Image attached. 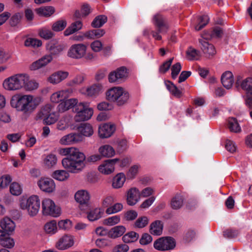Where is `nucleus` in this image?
I'll return each instance as SVG.
<instances>
[{"label":"nucleus","mask_w":252,"mask_h":252,"mask_svg":"<svg viewBox=\"0 0 252 252\" xmlns=\"http://www.w3.org/2000/svg\"><path fill=\"white\" fill-rule=\"evenodd\" d=\"M40 102L39 98H34L31 95L15 96L11 100V106L18 111L22 112L26 116L32 114Z\"/></svg>","instance_id":"f257e3e1"},{"label":"nucleus","mask_w":252,"mask_h":252,"mask_svg":"<svg viewBox=\"0 0 252 252\" xmlns=\"http://www.w3.org/2000/svg\"><path fill=\"white\" fill-rule=\"evenodd\" d=\"M86 157L79 149L74 148L71 154L62 160V165L69 172L77 173L85 166Z\"/></svg>","instance_id":"f03ea898"},{"label":"nucleus","mask_w":252,"mask_h":252,"mask_svg":"<svg viewBox=\"0 0 252 252\" xmlns=\"http://www.w3.org/2000/svg\"><path fill=\"white\" fill-rule=\"evenodd\" d=\"M106 97L108 100L115 102L118 106H122L127 103L129 94L122 87H115L106 92Z\"/></svg>","instance_id":"7ed1b4c3"},{"label":"nucleus","mask_w":252,"mask_h":252,"mask_svg":"<svg viewBox=\"0 0 252 252\" xmlns=\"http://www.w3.org/2000/svg\"><path fill=\"white\" fill-rule=\"evenodd\" d=\"M58 117V114L53 110V107L50 104H47L37 113L35 120L37 121L43 120L45 124L50 125L55 123Z\"/></svg>","instance_id":"20e7f679"},{"label":"nucleus","mask_w":252,"mask_h":252,"mask_svg":"<svg viewBox=\"0 0 252 252\" xmlns=\"http://www.w3.org/2000/svg\"><path fill=\"white\" fill-rule=\"evenodd\" d=\"M72 111L76 113L74 120L77 122L87 121L93 114V110L90 107V103L88 102L77 103Z\"/></svg>","instance_id":"39448f33"},{"label":"nucleus","mask_w":252,"mask_h":252,"mask_svg":"<svg viewBox=\"0 0 252 252\" xmlns=\"http://www.w3.org/2000/svg\"><path fill=\"white\" fill-rule=\"evenodd\" d=\"M20 207L27 210L30 216H34L38 212L40 208V200L36 195H33L29 198H23L20 200Z\"/></svg>","instance_id":"423d86ee"},{"label":"nucleus","mask_w":252,"mask_h":252,"mask_svg":"<svg viewBox=\"0 0 252 252\" xmlns=\"http://www.w3.org/2000/svg\"><path fill=\"white\" fill-rule=\"evenodd\" d=\"M65 47V46L63 44H55L53 42H50L46 46L47 50L50 54L43 56L33 63H50L53 60L52 55L59 54Z\"/></svg>","instance_id":"0eeeda50"},{"label":"nucleus","mask_w":252,"mask_h":252,"mask_svg":"<svg viewBox=\"0 0 252 252\" xmlns=\"http://www.w3.org/2000/svg\"><path fill=\"white\" fill-rule=\"evenodd\" d=\"M153 22L157 31H152V35L156 39L160 40L161 39V36L159 33H166L168 29L166 20L161 15L157 14L154 17Z\"/></svg>","instance_id":"6e6552de"},{"label":"nucleus","mask_w":252,"mask_h":252,"mask_svg":"<svg viewBox=\"0 0 252 252\" xmlns=\"http://www.w3.org/2000/svg\"><path fill=\"white\" fill-rule=\"evenodd\" d=\"M176 245L175 239L170 236L159 238L154 243V248L160 251L172 250L175 248Z\"/></svg>","instance_id":"1a4fd4ad"},{"label":"nucleus","mask_w":252,"mask_h":252,"mask_svg":"<svg viewBox=\"0 0 252 252\" xmlns=\"http://www.w3.org/2000/svg\"><path fill=\"white\" fill-rule=\"evenodd\" d=\"M42 212L45 215H50L53 217H57L61 214L60 209L56 206L51 199L46 198L42 201Z\"/></svg>","instance_id":"9d476101"},{"label":"nucleus","mask_w":252,"mask_h":252,"mask_svg":"<svg viewBox=\"0 0 252 252\" xmlns=\"http://www.w3.org/2000/svg\"><path fill=\"white\" fill-rule=\"evenodd\" d=\"M87 50V47L83 44L72 45L69 48L67 56L71 58L80 59L84 57Z\"/></svg>","instance_id":"9b49d317"},{"label":"nucleus","mask_w":252,"mask_h":252,"mask_svg":"<svg viewBox=\"0 0 252 252\" xmlns=\"http://www.w3.org/2000/svg\"><path fill=\"white\" fill-rule=\"evenodd\" d=\"M208 38L207 34L204 33L202 36V38L199 39V43L200 44V48L205 56L207 57H211L216 54V51L214 46L206 41Z\"/></svg>","instance_id":"f8f14e48"},{"label":"nucleus","mask_w":252,"mask_h":252,"mask_svg":"<svg viewBox=\"0 0 252 252\" xmlns=\"http://www.w3.org/2000/svg\"><path fill=\"white\" fill-rule=\"evenodd\" d=\"M0 226L2 230H0V238L4 236L5 233L12 232L15 227L14 222L9 218L5 217L0 221Z\"/></svg>","instance_id":"ddd939ff"},{"label":"nucleus","mask_w":252,"mask_h":252,"mask_svg":"<svg viewBox=\"0 0 252 252\" xmlns=\"http://www.w3.org/2000/svg\"><path fill=\"white\" fill-rule=\"evenodd\" d=\"M119 161V158L107 159L104 161L98 167V170L104 174H109L112 173L115 169L114 165Z\"/></svg>","instance_id":"4468645a"},{"label":"nucleus","mask_w":252,"mask_h":252,"mask_svg":"<svg viewBox=\"0 0 252 252\" xmlns=\"http://www.w3.org/2000/svg\"><path fill=\"white\" fill-rule=\"evenodd\" d=\"M116 129L115 126L110 123L104 124L99 126L98 135L101 138H107L112 136Z\"/></svg>","instance_id":"2eb2a0df"},{"label":"nucleus","mask_w":252,"mask_h":252,"mask_svg":"<svg viewBox=\"0 0 252 252\" xmlns=\"http://www.w3.org/2000/svg\"><path fill=\"white\" fill-rule=\"evenodd\" d=\"M41 190L46 192H52L56 188L54 181L50 178H41L37 182Z\"/></svg>","instance_id":"dca6fc26"},{"label":"nucleus","mask_w":252,"mask_h":252,"mask_svg":"<svg viewBox=\"0 0 252 252\" xmlns=\"http://www.w3.org/2000/svg\"><path fill=\"white\" fill-rule=\"evenodd\" d=\"M83 137L79 133H71L63 136L60 143L63 145H70L83 141Z\"/></svg>","instance_id":"f3484780"},{"label":"nucleus","mask_w":252,"mask_h":252,"mask_svg":"<svg viewBox=\"0 0 252 252\" xmlns=\"http://www.w3.org/2000/svg\"><path fill=\"white\" fill-rule=\"evenodd\" d=\"M73 244V237L70 235H65L59 240L56 246L59 250H64L71 247Z\"/></svg>","instance_id":"a211bd4d"},{"label":"nucleus","mask_w":252,"mask_h":252,"mask_svg":"<svg viewBox=\"0 0 252 252\" xmlns=\"http://www.w3.org/2000/svg\"><path fill=\"white\" fill-rule=\"evenodd\" d=\"M140 191L136 188L129 189L127 193V203L129 205H135L140 198Z\"/></svg>","instance_id":"6ab92c4d"},{"label":"nucleus","mask_w":252,"mask_h":252,"mask_svg":"<svg viewBox=\"0 0 252 252\" xmlns=\"http://www.w3.org/2000/svg\"><path fill=\"white\" fill-rule=\"evenodd\" d=\"M76 201L82 206H88L90 200V195L88 192L85 190H78L74 195Z\"/></svg>","instance_id":"aec40b11"},{"label":"nucleus","mask_w":252,"mask_h":252,"mask_svg":"<svg viewBox=\"0 0 252 252\" xmlns=\"http://www.w3.org/2000/svg\"><path fill=\"white\" fill-rule=\"evenodd\" d=\"M68 75V72L59 71L50 75L47 80L51 84H57L66 78Z\"/></svg>","instance_id":"412c9836"},{"label":"nucleus","mask_w":252,"mask_h":252,"mask_svg":"<svg viewBox=\"0 0 252 252\" xmlns=\"http://www.w3.org/2000/svg\"><path fill=\"white\" fill-rule=\"evenodd\" d=\"M78 100L75 98H70L61 102L58 106V110L60 112H64L70 108H73L77 104Z\"/></svg>","instance_id":"4be33fe9"},{"label":"nucleus","mask_w":252,"mask_h":252,"mask_svg":"<svg viewBox=\"0 0 252 252\" xmlns=\"http://www.w3.org/2000/svg\"><path fill=\"white\" fill-rule=\"evenodd\" d=\"M221 83L227 89H229L234 83L233 76L231 72L227 71L223 73L221 77Z\"/></svg>","instance_id":"5701e85b"},{"label":"nucleus","mask_w":252,"mask_h":252,"mask_svg":"<svg viewBox=\"0 0 252 252\" xmlns=\"http://www.w3.org/2000/svg\"><path fill=\"white\" fill-rule=\"evenodd\" d=\"M103 90L102 86L100 84H94L86 89L85 94L90 97L98 95Z\"/></svg>","instance_id":"b1692460"},{"label":"nucleus","mask_w":252,"mask_h":252,"mask_svg":"<svg viewBox=\"0 0 252 252\" xmlns=\"http://www.w3.org/2000/svg\"><path fill=\"white\" fill-rule=\"evenodd\" d=\"M78 130L82 136L90 137L94 133L93 128L91 125L89 123L81 124L80 126H78Z\"/></svg>","instance_id":"393cba45"},{"label":"nucleus","mask_w":252,"mask_h":252,"mask_svg":"<svg viewBox=\"0 0 252 252\" xmlns=\"http://www.w3.org/2000/svg\"><path fill=\"white\" fill-rule=\"evenodd\" d=\"M83 24L80 20H77L73 22L64 32L63 33L65 36H68L72 34L82 28Z\"/></svg>","instance_id":"a878e982"},{"label":"nucleus","mask_w":252,"mask_h":252,"mask_svg":"<svg viewBox=\"0 0 252 252\" xmlns=\"http://www.w3.org/2000/svg\"><path fill=\"white\" fill-rule=\"evenodd\" d=\"M163 230V224L160 220H157L152 222L150 226V232L154 235H160Z\"/></svg>","instance_id":"bb28decb"},{"label":"nucleus","mask_w":252,"mask_h":252,"mask_svg":"<svg viewBox=\"0 0 252 252\" xmlns=\"http://www.w3.org/2000/svg\"><path fill=\"white\" fill-rule=\"evenodd\" d=\"M126 228L123 225H118L112 228L108 232V236L111 238H116L124 234Z\"/></svg>","instance_id":"cd10ccee"},{"label":"nucleus","mask_w":252,"mask_h":252,"mask_svg":"<svg viewBox=\"0 0 252 252\" xmlns=\"http://www.w3.org/2000/svg\"><path fill=\"white\" fill-rule=\"evenodd\" d=\"M186 57L189 61H199L201 58V55L198 50L190 47L186 51Z\"/></svg>","instance_id":"c85d7f7f"},{"label":"nucleus","mask_w":252,"mask_h":252,"mask_svg":"<svg viewBox=\"0 0 252 252\" xmlns=\"http://www.w3.org/2000/svg\"><path fill=\"white\" fill-rule=\"evenodd\" d=\"M99 154L104 157H112L115 154L113 148L109 145H105L99 147L98 149Z\"/></svg>","instance_id":"c756f323"},{"label":"nucleus","mask_w":252,"mask_h":252,"mask_svg":"<svg viewBox=\"0 0 252 252\" xmlns=\"http://www.w3.org/2000/svg\"><path fill=\"white\" fill-rule=\"evenodd\" d=\"M227 127L231 132L238 133L241 131V127L235 118L231 117L228 119Z\"/></svg>","instance_id":"7c9ffc66"},{"label":"nucleus","mask_w":252,"mask_h":252,"mask_svg":"<svg viewBox=\"0 0 252 252\" xmlns=\"http://www.w3.org/2000/svg\"><path fill=\"white\" fill-rule=\"evenodd\" d=\"M4 88L9 91L19 90L13 76L6 79L3 83Z\"/></svg>","instance_id":"2f4dec72"},{"label":"nucleus","mask_w":252,"mask_h":252,"mask_svg":"<svg viewBox=\"0 0 252 252\" xmlns=\"http://www.w3.org/2000/svg\"><path fill=\"white\" fill-rule=\"evenodd\" d=\"M105 33V31L103 29H94L86 32L84 34L85 36L90 39L98 38L102 36Z\"/></svg>","instance_id":"473e14b6"},{"label":"nucleus","mask_w":252,"mask_h":252,"mask_svg":"<svg viewBox=\"0 0 252 252\" xmlns=\"http://www.w3.org/2000/svg\"><path fill=\"white\" fill-rule=\"evenodd\" d=\"M126 181V176L123 173L118 174L113 179L112 186L114 188H121Z\"/></svg>","instance_id":"72a5a7b5"},{"label":"nucleus","mask_w":252,"mask_h":252,"mask_svg":"<svg viewBox=\"0 0 252 252\" xmlns=\"http://www.w3.org/2000/svg\"><path fill=\"white\" fill-rule=\"evenodd\" d=\"M47 64H31L29 69L31 71H37L40 74H45L50 71V69L46 66Z\"/></svg>","instance_id":"f704fd0d"},{"label":"nucleus","mask_w":252,"mask_h":252,"mask_svg":"<svg viewBox=\"0 0 252 252\" xmlns=\"http://www.w3.org/2000/svg\"><path fill=\"white\" fill-rule=\"evenodd\" d=\"M184 198L180 194L176 195L171 201V206L172 209L177 210L182 207L184 203Z\"/></svg>","instance_id":"c9c22d12"},{"label":"nucleus","mask_w":252,"mask_h":252,"mask_svg":"<svg viewBox=\"0 0 252 252\" xmlns=\"http://www.w3.org/2000/svg\"><path fill=\"white\" fill-rule=\"evenodd\" d=\"M19 90L24 87L26 81H28V75L26 74H17L13 75Z\"/></svg>","instance_id":"e433bc0d"},{"label":"nucleus","mask_w":252,"mask_h":252,"mask_svg":"<svg viewBox=\"0 0 252 252\" xmlns=\"http://www.w3.org/2000/svg\"><path fill=\"white\" fill-rule=\"evenodd\" d=\"M69 176L68 173L63 170H56L53 173L52 175L53 178L60 181H64L67 180Z\"/></svg>","instance_id":"4c0bfd02"},{"label":"nucleus","mask_w":252,"mask_h":252,"mask_svg":"<svg viewBox=\"0 0 252 252\" xmlns=\"http://www.w3.org/2000/svg\"><path fill=\"white\" fill-rule=\"evenodd\" d=\"M69 92V90H66L55 93L51 95V100L54 103H58L64 99L66 97V94Z\"/></svg>","instance_id":"58836bf2"},{"label":"nucleus","mask_w":252,"mask_h":252,"mask_svg":"<svg viewBox=\"0 0 252 252\" xmlns=\"http://www.w3.org/2000/svg\"><path fill=\"white\" fill-rule=\"evenodd\" d=\"M107 21V17L104 15L96 16L92 23V26L94 28L102 27Z\"/></svg>","instance_id":"ea45409f"},{"label":"nucleus","mask_w":252,"mask_h":252,"mask_svg":"<svg viewBox=\"0 0 252 252\" xmlns=\"http://www.w3.org/2000/svg\"><path fill=\"white\" fill-rule=\"evenodd\" d=\"M242 89L247 92V94H252V78L248 77L241 83Z\"/></svg>","instance_id":"a19ab883"},{"label":"nucleus","mask_w":252,"mask_h":252,"mask_svg":"<svg viewBox=\"0 0 252 252\" xmlns=\"http://www.w3.org/2000/svg\"><path fill=\"white\" fill-rule=\"evenodd\" d=\"M36 11L37 13L40 16L49 17L54 13L55 10L52 6H47L37 8Z\"/></svg>","instance_id":"79ce46f5"},{"label":"nucleus","mask_w":252,"mask_h":252,"mask_svg":"<svg viewBox=\"0 0 252 252\" xmlns=\"http://www.w3.org/2000/svg\"><path fill=\"white\" fill-rule=\"evenodd\" d=\"M67 25V22L64 19L59 20L54 23L52 26L53 31L58 32L62 31Z\"/></svg>","instance_id":"37998d69"},{"label":"nucleus","mask_w":252,"mask_h":252,"mask_svg":"<svg viewBox=\"0 0 252 252\" xmlns=\"http://www.w3.org/2000/svg\"><path fill=\"white\" fill-rule=\"evenodd\" d=\"M24 45L26 47H31L35 48L40 47L42 45V42L40 40L29 37L25 40Z\"/></svg>","instance_id":"c03bdc74"},{"label":"nucleus","mask_w":252,"mask_h":252,"mask_svg":"<svg viewBox=\"0 0 252 252\" xmlns=\"http://www.w3.org/2000/svg\"><path fill=\"white\" fill-rule=\"evenodd\" d=\"M57 161L56 156L53 154H50L44 158V163L46 167L50 168L56 165Z\"/></svg>","instance_id":"a18cd8bd"},{"label":"nucleus","mask_w":252,"mask_h":252,"mask_svg":"<svg viewBox=\"0 0 252 252\" xmlns=\"http://www.w3.org/2000/svg\"><path fill=\"white\" fill-rule=\"evenodd\" d=\"M139 237V235L134 231H131L123 236L122 239L125 243H129L136 241Z\"/></svg>","instance_id":"49530a36"},{"label":"nucleus","mask_w":252,"mask_h":252,"mask_svg":"<svg viewBox=\"0 0 252 252\" xmlns=\"http://www.w3.org/2000/svg\"><path fill=\"white\" fill-rule=\"evenodd\" d=\"M209 18L206 15H202L198 18V23L195 26L196 31H199L206 26L209 22Z\"/></svg>","instance_id":"de8ad7c7"},{"label":"nucleus","mask_w":252,"mask_h":252,"mask_svg":"<svg viewBox=\"0 0 252 252\" xmlns=\"http://www.w3.org/2000/svg\"><path fill=\"white\" fill-rule=\"evenodd\" d=\"M44 229L47 233H55L57 230L56 221L55 220H52L46 223L44 225Z\"/></svg>","instance_id":"09e8293b"},{"label":"nucleus","mask_w":252,"mask_h":252,"mask_svg":"<svg viewBox=\"0 0 252 252\" xmlns=\"http://www.w3.org/2000/svg\"><path fill=\"white\" fill-rule=\"evenodd\" d=\"M101 211L100 209L95 208L93 210L90 211L88 213L87 218L91 221H94L100 218Z\"/></svg>","instance_id":"8fccbe9b"},{"label":"nucleus","mask_w":252,"mask_h":252,"mask_svg":"<svg viewBox=\"0 0 252 252\" xmlns=\"http://www.w3.org/2000/svg\"><path fill=\"white\" fill-rule=\"evenodd\" d=\"M38 83L35 80H30L29 76L28 75V81H26L24 89L27 91H32L38 88Z\"/></svg>","instance_id":"3c124183"},{"label":"nucleus","mask_w":252,"mask_h":252,"mask_svg":"<svg viewBox=\"0 0 252 252\" xmlns=\"http://www.w3.org/2000/svg\"><path fill=\"white\" fill-rule=\"evenodd\" d=\"M120 221V217L119 216H114L103 220L104 225L112 226L118 223Z\"/></svg>","instance_id":"603ef678"},{"label":"nucleus","mask_w":252,"mask_h":252,"mask_svg":"<svg viewBox=\"0 0 252 252\" xmlns=\"http://www.w3.org/2000/svg\"><path fill=\"white\" fill-rule=\"evenodd\" d=\"M121 81L126 80L129 75V69L125 66H121L117 69Z\"/></svg>","instance_id":"864d4df0"},{"label":"nucleus","mask_w":252,"mask_h":252,"mask_svg":"<svg viewBox=\"0 0 252 252\" xmlns=\"http://www.w3.org/2000/svg\"><path fill=\"white\" fill-rule=\"evenodd\" d=\"M0 245L3 247L12 248L14 247L15 243L14 240L10 237H4L0 239Z\"/></svg>","instance_id":"5fc2aeb1"},{"label":"nucleus","mask_w":252,"mask_h":252,"mask_svg":"<svg viewBox=\"0 0 252 252\" xmlns=\"http://www.w3.org/2000/svg\"><path fill=\"white\" fill-rule=\"evenodd\" d=\"M123 208V205L121 203H117L111 207H108L106 210V213L109 215L115 214L121 211Z\"/></svg>","instance_id":"6e6d98bb"},{"label":"nucleus","mask_w":252,"mask_h":252,"mask_svg":"<svg viewBox=\"0 0 252 252\" xmlns=\"http://www.w3.org/2000/svg\"><path fill=\"white\" fill-rule=\"evenodd\" d=\"M167 89L174 95L178 96L180 94V91L171 82L166 81L165 82Z\"/></svg>","instance_id":"4d7b16f0"},{"label":"nucleus","mask_w":252,"mask_h":252,"mask_svg":"<svg viewBox=\"0 0 252 252\" xmlns=\"http://www.w3.org/2000/svg\"><path fill=\"white\" fill-rule=\"evenodd\" d=\"M38 33L41 37L45 39H49L54 35L51 30L45 28L40 29Z\"/></svg>","instance_id":"13d9d810"},{"label":"nucleus","mask_w":252,"mask_h":252,"mask_svg":"<svg viewBox=\"0 0 252 252\" xmlns=\"http://www.w3.org/2000/svg\"><path fill=\"white\" fill-rule=\"evenodd\" d=\"M149 222V219L146 216L139 218L135 222V226L137 228H143L146 226Z\"/></svg>","instance_id":"bf43d9fd"},{"label":"nucleus","mask_w":252,"mask_h":252,"mask_svg":"<svg viewBox=\"0 0 252 252\" xmlns=\"http://www.w3.org/2000/svg\"><path fill=\"white\" fill-rule=\"evenodd\" d=\"M10 191L13 195H20L22 192L20 185L17 183H13L10 186Z\"/></svg>","instance_id":"052dcab7"},{"label":"nucleus","mask_w":252,"mask_h":252,"mask_svg":"<svg viewBox=\"0 0 252 252\" xmlns=\"http://www.w3.org/2000/svg\"><path fill=\"white\" fill-rule=\"evenodd\" d=\"M139 166L138 165H134L132 166L126 173L127 179H133L138 173Z\"/></svg>","instance_id":"680f3d73"},{"label":"nucleus","mask_w":252,"mask_h":252,"mask_svg":"<svg viewBox=\"0 0 252 252\" xmlns=\"http://www.w3.org/2000/svg\"><path fill=\"white\" fill-rule=\"evenodd\" d=\"M138 216L137 213L134 210L127 211L125 213L124 219L127 221L135 220Z\"/></svg>","instance_id":"e2e57ef3"},{"label":"nucleus","mask_w":252,"mask_h":252,"mask_svg":"<svg viewBox=\"0 0 252 252\" xmlns=\"http://www.w3.org/2000/svg\"><path fill=\"white\" fill-rule=\"evenodd\" d=\"M152 241V236L148 233H145L142 234L139 242L141 245H146Z\"/></svg>","instance_id":"0e129e2a"},{"label":"nucleus","mask_w":252,"mask_h":252,"mask_svg":"<svg viewBox=\"0 0 252 252\" xmlns=\"http://www.w3.org/2000/svg\"><path fill=\"white\" fill-rule=\"evenodd\" d=\"M22 15L19 13L14 14L10 18L9 23L11 26L15 27L19 23Z\"/></svg>","instance_id":"69168bd1"},{"label":"nucleus","mask_w":252,"mask_h":252,"mask_svg":"<svg viewBox=\"0 0 252 252\" xmlns=\"http://www.w3.org/2000/svg\"><path fill=\"white\" fill-rule=\"evenodd\" d=\"M118 75L119 74L116 69L111 71L108 75L109 82L110 83L119 82L121 80Z\"/></svg>","instance_id":"338daca9"},{"label":"nucleus","mask_w":252,"mask_h":252,"mask_svg":"<svg viewBox=\"0 0 252 252\" xmlns=\"http://www.w3.org/2000/svg\"><path fill=\"white\" fill-rule=\"evenodd\" d=\"M129 250V247L125 244L116 245L113 249V252H127Z\"/></svg>","instance_id":"774afa93"}]
</instances>
